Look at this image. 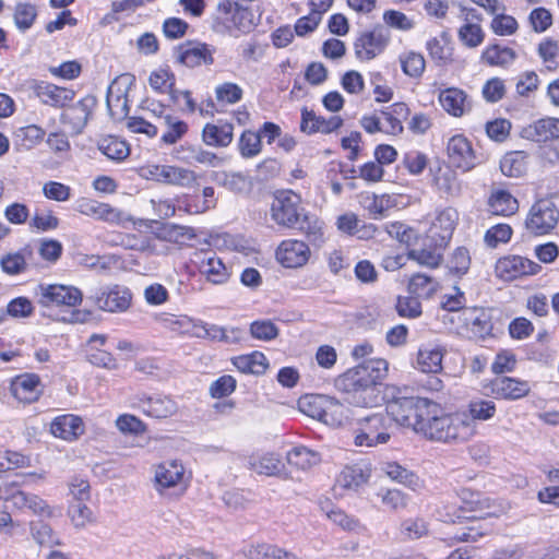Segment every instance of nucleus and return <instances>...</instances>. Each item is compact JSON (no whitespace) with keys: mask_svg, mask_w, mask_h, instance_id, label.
<instances>
[{"mask_svg":"<svg viewBox=\"0 0 559 559\" xmlns=\"http://www.w3.org/2000/svg\"><path fill=\"white\" fill-rule=\"evenodd\" d=\"M417 433L431 441L457 443L469 440L476 433V425L465 414H444L431 402L429 415L425 416Z\"/></svg>","mask_w":559,"mask_h":559,"instance_id":"obj_1","label":"nucleus"},{"mask_svg":"<svg viewBox=\"0 0 559 559\" xmlns=\"http://www.w3.org/2000/svg\"><path fill=\"white\" fill-rule=\"evenodd\" d=\"M271 214L278 225L302 231L313 246L320 247L323 243L322 224L306 215L300 197L292 190L281 191L275 195Z\"/></svg>","mask_w":559,"mask_h":559,"instance_id":"obj_2","label":"nucleus"},{"mask_svg":"<svg viewBox=\"0 0 559 559\" xmlns=\"http://www.w3.org/2000/svg\"><path fill=\"white\" fill-rule=\"evenodd\" d=\"M337 386L348 394V402L359 407H368L378 403L379 389L372 385L364 366L348 369L337 379Z\"/></svg>","mask_w":559,"mask_h":559,"instance_id":"obj_3","label":"nucleus"},{"mask_svg":"<svg viewBox=\"0 0 559 559\" xmlns=\"http://www.w3.org/2000/svg\"><path fill=\"white\" fill-rule=\"evenodd\" d=\"M429 407H431V401L428 399L418 396L399 397L386 404L385 415L391 419V425L394 421L417 432L425 416L429 415Z\"/></svg>","mask_w":559,"mask_h":559,"instance_id":"obj_4","label":"nucleus"},{"mask_svg":"<svg viewBox=\"0 0 559 559\" xmlns=\"http://www.w3.org/2000/svg\"><path fill=\"white\" fill-rule=\"evenodd\" d=\"M559 221V197L556 194L538 200L525 221L526 228L535 235H545L554 229Z\"/></svg>","mask_w":559,"mask_h":559,"instance_id":"obj_5","label":"nucleus"},{"mask_svg":"<svg viewBox=\"0 0 559 559\" xmlns=\"http://www.w3.org/2000/svg\"><path fill=\"white\" fill-rule=\"evenodd\" d=\"M359 431L355 437L357 447H374L390 440L391 419L382 413L369 415L359 420Z\"/></svg>","mask_w":559,"mask_h":559,"instance_id":"obj_6","label":"nucleus"},{"mask_svg":"<svg viewBox=\"0 0 559 559\" xmlns=\"http://www.w3.org/2000/svg\"><path fill=\"white\" fill-rule=\"evenodd\" d=\"M36 295L43 307H76L82 302V293L74 286L41 284L38 286Z\"/></svg>","mask_w":559,"mask_h":559,"instance_id":"obj_7","label":"nucleus"},{"mask_svg":"<svg viewBox=\"0 0 559 559\" xmlns=\"http://www.w3.org/2000/svg\"><path fill=\"white\" fill-rule=\"evenodd\" d=\"M133 74L124 73L117 76L107 90L106 105L110 116L117 120L123 119L129 112L127 94L134 84Z\"/></svg>","mask_w":559,"mask_h":559,"instance_id":"obj_8","label":"nucleus"},{"mask_svg":"<svg viewBox=\"0 0 559 559\" xmlns=\"http://www.w3.org/2000/svg\"><path fill=\"white\" fill-rule=\"evenodd\" d=\"M447 152L452 166L463 171H469L480 163L471 142L462 134H456L449 140Z\"/></svg>","mask_w":559,"mask_h":559,"instance_id":"obj_9","label":"nucleus"},{"mask_svg":"<svg viewBox=\"0 0 559 559\" xmlns=\"http://www.w3.org/2000/svg\"><path fill=\"white\" fill-rule=\"evenodd\" d=\"M95 304L100 310L108 312H124L132 301L129 288L120 285H111L99 289L94 296Z\"/></svg>","mask_w":559,"mask_h":559,"instance_id":"obj_10","label":"nucleus"},{"mask_svg":"<svg viewBox=\"0 0 559 559\" xmlns=\"http://www.w3.org/2000/svg\"><path fill=\"white\" fill-rule=\"evenodd\" d=\"M97 99L93 95H86L78 103L68 106L61 114L62 123L69 124L73 132L80 133L86 126Z\"/></svg>","mask_w":559,"mask_h":559,"instance_id":"obj_11","label":"nucleus"},{"mask_svg":"<svg viewBox=\"0 0 559 559\" xmlns=\"http://www.w3.org/2000/svg\"><path fill=\"white\" fill-rule=\"evenodd\" d=\"M457 221L459 213L455 209L447 207L439 211L428 230L427 240H437L441 246H447Z\"/></svg>","mask_w":559,"mask_h":559,"instance_id":"obj_12","label":"nucleus"},{"mask_svg":"<svg viewBox=\"0 0 559 559\" xmlns=\"http://www.w3.org/2000/svg\"><path fill=\"white\" fill-rule=\"evenodd\" d=\"M276 258L285 267H300L308 262L310 249L304 241L284 240L276 250Z\"/></svg>","mask_w":559,"mask_h":559,"instance_id":"obj_13","label":"nucleus"},{"mask_svg":"<svg viewBox=\"0 0 559 559\" xmlns=\"http://www.w3.org/2000/svg\"><path fill=\"white\" fill-rule=\"evenodd\" d=\"M197 258L199 272L207 282L221 285L228 281L230 276L228 269L214 252H201L197 254Z\"/></svg>","mask_w":559,"mask_h":559,"instance_id":"obj_14","label":"nucleus"},{"mask_svg":"<svg viewBox=\"0 0 559 559\" xmlns=\"http://www.w3.org/2000/svg\"><path fill=\"white\" fill-rule=\"evenodd\" d=\"M31 88L43 104L57 108L66 107L74 98V92L72 90L47 82L34 81Z\"/></svg>","mask_w":559,"mask_h":559,"instance_id":"obj_15","label":"nucleus"},{"mask_svg":"<svg viewBox=\"0 0 559 559\" xmlns=\"http://www.w3.org/2000/svg\"><path fill=\"white\" fill-rule=\"evenodd\" d=\"M12 395L23 403H33L41 394L40 378L35 373L16 376L11 382Z\"/></svg>","mask_w":559,"mask_h":559,"instance_id":"obj_16","label":"nucleus"},{"mask_svg":"<svg viewBox=\"0 0 559 559\" xmlns=\"http://www.w3.org/2000/svg\"><path fill=\"white\" fill-rule=\"evenodd\" d=\"M176 60L189 68L200 66L201 63L212 64V51L206 44L188 41L176 49Z\"/></svg>","mask_w":559,"mask_h":559,"instance_id":"obj_17","label":"nucleus"},{"mask_svg":"<svg viewBox=\"0 0 559 559\" xmlns=\"http://www.w3.org/2000/svg\"><path fill=\"white\" fill-rule=\"evenodd\" d=\"M490 391L499 399L518 400L528 394L530 385L526 381L519 379L497 377L490 382Z\"/></svg>","mask_w":559,"mask_h":559,"instance_id":"obj_18","label":"nucleus"},{"mask_svg":"<svg viewBox=\"0 0 559 559\" xmlns=\"http://www.w3.org/2000/svg\"><path fill=\"white\" fill-rule=\"evenodd\" d=\"M497 270L507 278H516L522 275L536 274L540 270V265L526 258L511 255L500 259Z\"/></svg>","mask_w":559,"mask_h":559,"instance_id":"obj_19","label":"nucleus"},{"mask_svg":"<svg viewBox=\"0 0 559 559\" xmlns=\"http://www.w3.org/2000/svg\"><path fill=\"white\" fill-rule=\"evenodd\" d=\"M342 124L343 119L338 116L325 119L321 116H317L313 110H308L307 108L301 110L300 130L305 133H331L341 128Z\"/></svg>","mask_w":559,"mask_h":559,"instance_id":"obj_20","label":"nucleus"},{"mask_svg":"<svg viewBox=\"0 0 559 559\" xmlns=\"http://www.w3.org/2000/svg\"><path fill=\"white\" fill-rule=\"evenodd\" d=\"M444 248L445 246H441L440 241L426 239L424 247L409 250L407 258L424 266L438 267L442 262Z\"/></svg>","mask_w":559,"mask_h":559,"instance_id":"obj_21","label":"nucleus"},{"mask_svg":"<svg viewBox=\"0 0 559 559\" xmlns=\"http://www.w3.org/2000/svg\"><path fill=\"white\" fill-rule=\"evenodd\" d=\"M155 225L153 233L157 239L163 241L182 245L197 236L192 227L158 222H155Z\"/></svg>","mask_w":559,"mask_h":559,"instance_id":"obj_22","label":"nucleus"},{"mask_svg":"<svg viewBox=\"0 0 559 559\" xmlns=\"http://www.w3.org/2000/svg\"><path fill=\"white\" fill-rule=\"evenodd\" d=\"M442 108L454 117L463 116L469 110V103L466 94L459 88L451 87L442 91L439 95Z\"/></svg>","mask_w":559,"mask_h":559,"instance_id":"obj_23","label":"nucleus"},{"mask_svg":"<svg viewBox=\"0 0 559 559\" xmlns=\"http://www.w3.org/2000/svg\"><path fill=\"white\" fill-rule=\"evenodd\" d=\"M247 465L249 469L265 476H276L283 467L281 457L275 453L252 454Z\"/></svg>","mask_w":559,"mask_h":559,"instance_id":"obj_24","label":"nucleus"},{"mask_svg":"<svg viewBox=\"0 0 559 559\" xmlns=\"http://www.w3.org/2000/svg\"><path fill=\"white\" fill-rule=\"evenodd\" d=\"M242 554L247 559H299L293 552L266 543L249 545L243 548Z\"/></svg>","mask_w":559,"mask_h":559,"instance_id":"obj_25","label":"nucleus"},{"mask_svg":"<svg viewBox=\"0 0 559 559\" xmlns=\"http://www.w3.org/2000/svg\"><path fill=\"white\" fill-rule=\"evenodd\" d=\"M50 430L53 436L64 440H71L84 432L83 421L74 415H66L56 418L51 423Z\"/></svg>","mask_w":559,"mask_h":559,"instance_id":"obj_26","label":"nucleus"},{"mask_svg":"<svg viewBox=\"0 0 559 559\" xmlns=\"http://www.w3.org/2000/svg\"><path fill=\"white\" fill-rule=\"evenodd\" d=\"M233 130L230 123H206L202 131V140L206 145L225 147L233 141Z\"/></svg>","mask_w":559,"mask_h":559,"instance_id":"obj_27","label":"nucleus"},{"mask_svg":"<svg viewBox=\"0 0 559 559\" xmlns=\"http://www.w3.org/2000/svg\"><path fill=\"white\" fill-rule=\"evenodd\" d=\"M159 130L163 129L162 142L168 145L177 143L188 131V124L170 115L157 116Z\"/></svg>","mask_w":559,"mask_h":559,"instance_id":"obj_28","label":"nucleus"},{"mask_svg":"<svg viewBox=\"0 0 559 559\" xmlns=\"http://www.w3.org/2000/svg\"><path fill=\"white\" fill-rule=\"evenodd\" d=\"M32 255V250L27 248L5 253L0 259V267L8 275H20L28 270V261Z\"/></svg>","mask_w":559,"mask_h":559,"instance_id":"obj_29","label":"nucleus"},{"mask_svg":"<svg viewBox=\"0 0 559 559\" xmlns=\"http://www.w3.org/2000/svg\"><path fill=\"white\" fill-rule=\"evenodd\" d=\"M489 211L493 215L510 216L519 209L518 200L507 190L497 189L491 192L488 200Z\"/></svg>","mask_w":559,"mask_h":559,"instance_id":"obj_30","label":"nucleus"},{"mask_svg":"<svg viewBox=\"0 0 559 559\" xmlns=\"http://www.w3.org/2000/svg\"><path fill=\"white\" fill-rule=\"evenodd\" d=\"M183 476V466L177 461H168L159 464L155 472V480L158 489L176 486Z\"/></svg>","mask_w":559,"mask_h":559,"instance_id":"obj_31","label":"nucleus"},{"mask_svg":"<svg viewBox=\"0 0 559 559\" xmlns=\"http://www.w3.org/2000/svg\"><path fill=\"white\" fill-rule=\"evenodd\" d=\"M407 289L416 298L428 299L438 292L439 283L425 273H417L409 278Z\"/></svg>","mask_w":559,"mask_h":559,"instance_id":"obj_32","label":"nucleus"},{"mask_svg":"<svg viewBox=\"0 0 559 559\" xmlns=\"http://www.w3.org/2000/svg\"><path fill=\"white\" fill-rule=\"evenodd\" d=\"M388 45L386 37H357L355 53L360 60H370L380 55Z\"/></svg>","mask_w":559,"mask_h":559,"instance_id":"obj_33","label":"nucleus"},{"mask_svg":"<svg viewBox=\"0 0 559 559\" xmlns=\"http://www.w3.org/2000/svg\"><path fill=\"white\" fill-rule=\"evenodd\" d=\"M157 179L165 183L186 186L194 180L191 170L175 166H157L153 173Z\"/></svg>","mask_w":559,"mask_h":559,"instance_id":"obj_34","label":"nucleus"},{"mask_svg":"<svg viewBox=\"0 0 559 559\" xmlns=\"http://www.w3.org/2000/svg\"><path fill=\"white\" fill-rule=\"evenodd\" d=\"M29 533L35 543L40 547H53L63 545L53 528L44 521L29 522Z\"/></svg>","mask_w":559,"mask_h":559,"instance_id":"obj_35","label":"nucleus"},{"mask_svg":"<svg viewBox=\"0 0 559 559\" xmlns=\"http://www.w3.org/2000/svg\"><path fill=\"white\" fill-rule=\"evenodd\" d=\"M142 408L152 417L167 418L177 412V404L167 396H156L142 401Z\"/></svg>","mask_w":559,"mask_h":559,"instance_id":"obj_36","label":"nucleus"},{"mask_svg":"<svg viewBox=\"0 0 559 559\" xmlns=\"http://www.w3.org/2000/svg\"><path fill=\"white\" fill-rule=\"evenodd\" d=\"M234 366L243 373L262 374L267 368V359L261 352H253L233 359Z\"/></svg>","mask_w":559,"mask_h":559,"instance_id":"obj_37","label":"nucleus"},{"mask_svg":"<svg viewBox=\"0 0 559 559\" xmlns=\"http://www.w3.org/2000/svg\"><path fill=\"white\" fill-rule=\"evenodd\" d=\"M464 321L472 333L477 337L484 338L491 333L492 324L483 310L476 308L466 310L464 312Z\"/></svg>","mask_w":559,"mask_h":559,"instance_id":"obj_38","label":"nucleus"},{"mask_svg":"<svg viewBox=\"0 0 559 559\" xmlns=\"http://www.w3.org/2000/svg\"><path fill=\"white\" fill-rule=\"evenodd\" d=\"M500 169L504 176L521 177L526 171V154L522 151L507 153L500 160Z\"/></svg>","mask_w":559,"mask_h":559,"instance_id":"obj_39","label":"nucleus"},{"mask_svg":"<svg viewBox=\"0 0 559 559\" xmlns=\"http://www.w3.org/2000/svg\"><path fill=\"white\" fill-rule=\"evenodd\" d=\"M286 460L288 464L296 466L297 468L307 469L318 464L320 456L317 452L304 445H299L295 447L287 453Z\"/></svg>","mask_w":559,"mask_h":559,"instance_id":"obj_40","label":"nucleus"},{"mask_svg":"<svg viewBox=\"0 0 559 559\" xmlns=\"http://www.w3.org/2000/svg\"><path fill=\"white\" fill-rule=\"evenodd\" d=\"M369 474L366 473L360 466H346L337 477V484L342 488L356 490L361 485L367 483Z\"/></svg>","mask_w":559,"mask_h":559,"instance_id":"obj_41","label":"nucleus"},{"mask_svg":"<svg viewBox=\"0 0 559 559\" xmlns=\"http://www.w3.org/2000/svg\"><path fill=\"white\" fill-rule=\"evenodd\" d=\"M515 51L507 46L495 44L483 52V59L490 66L504 67L513 62Z\"/></svg>","mask_w":559,"mask_h":559,"instance_id":"obj_42","label":"nucleus"},{"mask_svg":"<svg viewBox=\"0 0 559 559\" xmlns=\"http://www.w3.org/2000/svg\"><path fill=\"white\" fill-rule=\"evenodd\" d=\"M551 118L539 119L521 131L523 139L534 142H547L551 140Z\"/></svg>","mask_w":559,"mask_h":559,"instance_id":"obj_43","label":"nucleus"},{"mask_svg":"<svg viewBox=\"0 0 559 559\" xmlns=\"http://www.w3.org/2000/svg\"><path fill=\"white\" fill-rule=\"evenodd\" d=\"M325 401L326 399L320 395H305L299 399L298 407L307 416L323 423L326 416Z\"/></svg>","mask_w":559,"mask_h":559,"instance_id":"obj_44","label":"nucleus"},{"mask_svg":"<svg viewBox=\"0 0 559 559\" xmlns=\"http://www.w3.org/2000/svg\"><path fill=\"white\" fill-rule=\"evenodd\" d=\"M68 515L75 528H83L95 521L94 513L86 506V501L70 502Z\"/></svg>","mask_w":559,"mask_h":559,"instance_id":"obj_45","label":"nucleus"},{"mask_svg":"<svg viewBox=\"0 0 559 559\" xmlns=\"http://www.w3.org/2000/svg\"><path fill=\"white\" fill-rule=\"evenodd\" d=\"M383 471L394 481L403 484L412 489H416L418 486V477L413 472L404 468L395 462L386 463Z\"/></svg>","mask_w":559,"mask_h":559,"instance_id":"obj_46","label":"nucleus"},{"mask_svg":"<svg viewBox=\"0 0 559 559\" xmlns=\"http://www.w3.org/2000/svg\"><path fill=\"white\" fill-rule=\"evenodd\" d=\"M442 352L438 348L420 349L417 364L423 372L437 373L442 369Z\"/></svg>","mask_w":559,"mask_h":559,"instance_id":"obj_47","label":"nucleus"},{"mask_svg":"<svg viewBox=\"0 0 559 559\" xmlns=\"http://www.w3.org/2000/svg\"><path fill=\"white\" fill-rule=\"evenodd\" d=\"M99 150L108 158L118 162L126 159L130 154L129 145L115 136L103 140L99 144Z\"/></svg>","mask_w":559,"mask_h":559,"instance_id":"obj_48","label":"nucleus"},{"mask_svg":"<svg viewBox=\"0 0 559 559\" xmlns=\"http://www.w3.org/2000/svg\"><path fill=\"white\" fill-rule=\"evenodd\" d=\"M325 412L326 416H324L323 423L330 426H342L349 418L348 408L334 399H326Z\"/></svg>","mask_w":559,"mask_h":559,"instance_id":"obj_49","label":"nucleus"},{"mask_svg":"<svg viewBox=\"0 0 559 559\" xmlns=\"http://www.w3.org/2000/svg\"><path fill=\"white\" fill-rule=\"evenodd\" d=\"M427 48L436 60L442 62L452 60L454 48L450 37H433L427 43Z\"/></svg>","mask_w":559,"mask_h":559,"instance_id":"obj_50","label":"nucleus"},{"mask_svg":"<svg viewBox=\"0 0 559 559\" xmlns=\"http://www.w3.org/2000/svg\"><path fill=\"white\" fill-rule=\"evenodd\" d=\"M45 134V130L40 127L36 124H29L20 128L15 132V139L22 147L29 150L39 143L44 139Z\"/></svg>","mask_w":559,"mask_h":559,"instance_id":"obj_51","label":"nucleus"},{"mask_svg":"<svg viewBox=\"0 0 559 559\" xmlns=\"http://www.w3.org/2000/svg\"><path fill=\"white\" fill-rule=\"evenodd\" d=\"M26 509L41 519H51L61 514L60 508L50 506L46 500L34 493H31Z\"/></svg>","mask_w":559,"mask_h":559,"instance_id":"obj_52","label":"nucleus"},{"mask_svg":"<svg viewBox=\"0 0 559 559\" xmlns=\"http://www.w3.org/2000/svg\"><path fill=\"white\" fill-rule=\"evenodd\" d=\"M215 181L217 185L237 193L245 191L248 187L247 178L240 173H216Z\"/></svg>","mask_w":559,"mask_h":559,"instance_id":"obj_53","label":"nucleus"},{"mask_svg":"<svg viewBox=\"0 0 559 559\" xmlns=\"http://www.w3.org/2000/svg\"><path fill=\"white\" fill-rule=\"evenodd\" d=\"M471 415L469 420L475 425V420H488L496 414V405L489 400H474L468 405Z\"/></svg>","mask_w":559,"mask_h":559,"instance_id":"obj_54","label":"nucleus"},{"mask_svg":"<svg viewBox=\"0 0 559 559\" xmlns=\"http://www.w3.org/2000/svg\"><path fill=\"white\" fill-rule=\"evenodd\" d=\"M437 185L439 190L443 191L449 197L456 198L462 194V181L457 179L456 174L452 170H448L439 176L437 178Z\"/></svg>","mask_w":559,"mask_h":559,"instance_id":"obj_55","label":"nucleus"},{"mask_svg":"<svg viewBox=\"0 0 559 559\" xmlns=\"http://www.w3.org/2000/svg\"><path fill=\"white\" fill-rule=\"evenodd\" d=\"M36 8L28 3H20L15 8L14 22L20 32L27 31L36 19Z\"/></svg>","mask_w":559,"mask_h":559,"instance_id":"obj_56","label":"nucleus"},{"mask_svg":"<svg viewBox=\"0 0 559 559\" xmlns=\"http://www.w3.org/2000/svg\"><path fill=\"white\" fill-rule=\"evenodd\" d=\"M240 154L243 157H253L261 151V134L252 131H245L239 140Z\"/></svg>","mask_w":559,"mask_h":559,"instance_id":"obj_57","label":"nucleus"},{"mask_svg":"<svg viewBox=\"0 0 559 559\" xmlns=\"http://www.w3.org/2000/svg\"><path fill=\"white\" fill-rule=\"evenodd\" d=\"M250 333L257 340L269 342L277 337L278 329L270 320H258L250 324Z\"/></svg>","mask_w":559,"mask_h":559,"instance_id":"obj_58","label":"nucleus"},{"mask_svg":"<svg viewBox=\"0 0 559 559\" xmlns=\"http://www.w3.org/2000/svg\"><path fill=\"white\" fill-rule=\"evenodd\" d=\"M396 312L403 318H418L421 314V304L414 296H399L395 305Z\"/></svg>","mask_w":559,"mask_h":559,"instance_id":"obj_59","label":"nucleus"},{"mask_svg":"<svg viewBox=\"0 0 559 559\" xmlns=\"http://www.w3.org/2000/svg\"><path fill=\"white\" fill-rule=\"evenodd\" d=\"M175 75L167 69H158L151 73L148 83L151 87L159 93H166L167 90L175 85Z\"/></svg>","mask_w":559,"mask_h":559,"instance_id":"obj_60","label":"nucleus"},{"mask_svg":"<svg viewBox=\"0 0 559 559\" xmlns=\"http://www.w3.org/2000/svg\"><path fill=\"white\" fill-rule=\"evenodd\" d=\"M382 503L391 511H400L407 506V496L397 489H385L378 492Z\"/></svg>","mask_w":559,"mask_h":559,"instance_id":"obj_61","label":"nucleus"},{"mask_svg":"<svg viewBox=\"0 0 559 559\" xmlns=\"http://www.w3.org/2000/svg\"><path fill=\"white\" fill-rule=\"evenodd\" d=\"M361 365L367 371L369 379L372 380V385H376V388H378L379 382L388 373L386 360L381 358L366 359L361 362Z\"/></svg>","mask_w":559,"mask_h":559,"instance_id":"obj_62","label":"nucleus"},{"mask_svg":"<svg viewBox=\"0 0 559 559\" xmlns=\"http://www.w3.org/2000/svg\"><path fill=\"white\" fill-rule=\"evenodd\" d=\"M511 236L512 228L508 224H497L487 230L485 242L488 247L496 248L500 242H508Z\"/></svg>","mask_w":559,"mask_h":559,"instance_id":"obj_63","label":"nucleus"},{"mask_svg":"<svg viewBox=\"0 0 559 559\" xmlns=\"http://www.w3.org/2000/svg\"><path fill=\"white\" fill-rule=\"evenodd\" d=\"M401 64L404 73L413 78L421 75L425 70V59L416 52H408L405 57H402Z\"/></svg>","mask_w":559,"mask_h":559,"instance_id":"obj_64","label":"nucleus"}]
</instances>
